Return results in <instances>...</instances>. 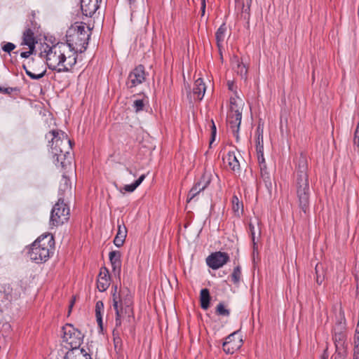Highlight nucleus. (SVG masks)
Here are the masks:
<instances>
[{
	"mask_svg": "<svg viewBox=\"0 0 359 359\" xmlns=\"http://www.w3.org/2000/svg\"><path fill=\"white\" fill-rule=\"evenodd\" d=\"M48 140L50 152L56 165H60L64 169L72 167V141L68 139L67 135L60 130H50L46 135Z\"/></svg>",
	"mask_w": 359,
	"mask_h": 359,
	"instance_id": "1",
	"label": "nucleus"
},
{
	"mask_svg": "<svg viewBox=\"0 0 359 359\" xmlns=\"http://www.w3.org/2000/svg\"><path fill=\"white\" fill-rule=\"evenodd\" d=\"M46 64L50 69L58 73L70 72L76 63L77 55L73 53L65 43H57L51 47L47 46Z\"/></svg>",
	"mask_w": 359,
	"mask_h": 359,
	"instance_id": "2",
	"label": "nucleus"
},
{
	"mask_svg": "<svg viewBox=\"0 0 359 359\" xmlns=\"http://www.w3.org/2000/svg\"><path fill=\"white\" fill-rule=\"evenodd\" d=\"M112 293L113 308L115 311V329L113 334L118 332L123 323H130L134 317L133 300L130 290L127 287L122 288L117 292V286L113 287Z\"/></svg>",
	"mask_w": 359,
	"mask_h": 359,
	"instance_id": "3",
	"label": "nucleus"
},
{
	"mask_svg": "<svg viewBox=\"0 0 359 359\" xmlns=\"http://www.w3.org/2000/svg\"><path fill=\"white\" fill-rule=\"evenodd\" d=\"M294 184L299 207L304 213H306L309 210L311 191L308 175V161L303 154H301L297 159Z\"/></svg>",
	"mask_w": 359,
	"mask_h": 359,
	"instance_id": "4",
	"label": "nucleus"
},
{
	"mask_svg": "<svg viewBox=\"0 0 359 359\" xmlns=\"http://www.w3.org/2000/svg\"><path fill=\"white\" fill-rule=\"evenodd\" d=\"M62 330L63 341L72 348L67 352L64 359H92L91 355L83 348H79L83 341V335L79 330L71 324H66L62 327Z\"/></svg>",
	"mask_w": 359,
	"mask_h": 359,
	"instance_id": "5",
	"label": "nucleus"
},
{
	"mask_svg": "<svg viewBox=\"0 0 359 359\" xmlns=\"http://www.w3.org/2000/svg\"><path fill=\"white\" fill-rule=\"evenodd\" d=\"M91 34L90 29L82 22H76L67 31V45L76 54L84 52L88 47Z\"/></svg>",
	"mask_w": 359,
	"mask_h": 359,
	"instance_id": "6",
	"label": "nucleus"
},
{
	"mask_svg": "<svg viewBox=\"0 0 359 359\" xmlns=\"http://www.w3.org/2000/svg\"><path fill=\"white\" fill-rule=\"evenodd\" d=\"M53 247L54 240L52 236H41L29 247L28 256L37 264L43 263L49 259Z\"/></svg>",
	"mask_w": 359,
	"mask_h": 359,
	"instance_id": "7",
	"label": "nucleus"
},
{
	"mask_svg": "<svg viewBox=\"0 0 359 359\" xmlns=\"http://www.w3.org/2000/svg\"><path fill=\"white\" fill-rule=\"evenodd\" d=\"M70 210L69 206L64 203L62 197L53 206L50 217V225L58 226L67 222L69 219Z\"/></svg>",
	"mask_w": 359,
	"mask_h": 359,
	"instance_id": "8",
	"label": "nucleus"
},
{
	"mask_svg": "<svg viewBox=\"0 0 359 359\" xmlns=\"http://www.w3.org/2000/svg\"><path fill=\"white\" fill-rule=\"evenodd\" d=\"M230 104V111L227 116V121L233 137L236 138V142H238L242 112L236 104L234 99H231Z\"/></svg>",
	"mask_w": 359,
	"mask_h": 359,
	"instance_id": "9",
	"label": "nucleus"
},
{
	"mask_svg": "<svg viewBox=\"0 0 359 359\" xmlns=\"http://www.w3.org/2000/svg\"><path fill=\"white\" fill-rule=\"evenodd\" d=\"M26 74L32 79L39 80L43 78L46 72L43 61L41 59H32L22 65Z\"/></svg>",
	"mask_w": 359,
	"mask_h": 359,
	"instance_id": "10",
	"label": "nucleus"
},
{
	"mask_svg": "<svg viewBox=\"0 0 359 359\" xmlns=\"http://www.w3.org/2000/svg\"><path fill=\"white\" fill-rule=\"evenodd\" d=\"M146 79L144 67L142 65L137 66L129 74L126 85L128 88H133L142 83Z\"/></svg>",
	"mask_w": 359,
	"mask_h": 359,
	"instance_id": "11",
	"label": "nucleus"
},
{
	"mask_svg": "<svg viewBox=\"0 0 359 359\" xmlns=\"http://www.w3.org/2000/svg\"><path fill=\"white\" fill-rule=\"evenodd\" d=\"M229 259L228 253L218 251L211 253L206 258V264L212 269L216 270L222 267Z\"/></svg>",
	"mask_w": 359,
	"mask_h": 359,
	"instance_id": "12",
	"label": "nucleus"
},
{
	"mask_svg": "<svg viewBox=\"0 0 359 359\" xmlns=\"http://www.w3.org/2000/svg\"><path fill=\"white\" fill-rule=\"evenodd\" d=\"M30 23L31 25H27L23 32L21 45L27 46L29 49L34 50L37 42L34 36V33L36 30V23L32 20H31Z\"/></svg>",
	"mask_w": 359,
	"mask_h": 359,
	"instance_id": "13",
	"label": "nucleus"
},
{
	"mask_svg": "<svg viewBox=\"0 0 359 359\" xmlns=\"http://www.w3.org/2000/svg\"><path fill=\"white\" fill-rule=\"evenodd\" d=\"M210 176L204 174L201 176L200 180L194 184L193 187L189 191L187 202L189 203L194 199L201 191L206 189L210 183Z\"/></svg>",
	"mask_w": 359,
	"mask_h": 359,
	"instance_id": "14",
	"label": "nucleus"
},
{
	"mask_svg": "<svg viewBox=\"0 0 359 359\" xmlns=\"http://www.w3.org/2000/svg\"><path fill=\"white\" fill-rule=\"evenodd\" d=\"M238 332H234L229 334L222 344L224 351L227 354H233L242 345V339H236Z\"/></svg>",
	"mask_w": 359,
	"mask_h": 359,
	"instance_id": "15",
	"label": "nucleus"
},
{
	"mask_svg": "<svg viewBox=\"0 0 359 359\" xmlns=\"http://www.w3.org/2000/svg\"><path fill=\"white\" fill-rule=\"evenodd\" d=\"M2 289L0 292V298L5 306L9 305L13 300L18 299V292L13 290L9 284H4Z\"/></svg>",
	"mask_w": 359,
	"mask_h": 359,
	"instance_id": "16",
	"label": "nucleus"
},
{
	"mask_svg": "<svg viewBox=\"0 0 359 359\" xmlns=\"http://www.w3.org/2000/svg\"><path fill=\"white\" fill-rule=\"evenodd\" d=\"M102 0H81L83 15L92 17L100 8Z\"/></svg>",
	"mask_w": 359,
	"mask_h": 359,
	"instance_id": "17",
	"label": "nucleus"
},
{
	"mask_svg": "<svg viewBox=\"0 0 359 359\" xmlns=\"http://www.w3.org/2000/svg\"><path fill=\"white\" fill-rule=\"evenodd\" d=\"M111 283V278L109 270L106 267H102L97 278V287L100 292L106 291Z\"/></svg>",
	"mask_w": 359,
	"mask_h": 359,
	"instance_id": "18",
	"label": "nucleus"
},
{
	"mask_svg": "<svg viewBox=\"0 0 359 359\" xmlns=\"http://www.w3.org/2000/svg\"><path fill=\"white\" fill-rule=\"evenodd\" d=\"M252 0H235L236 10L241 19L248 22L250 18V6Z\"/></svg>",
	"mask_w": 359,
	"mask_h": 359,
	"instance_id": "19",
	"label": "nucleus"
},
{
	"mask_svg": "<svg viewBox=\"0 0 359 359\" xmlns=\"http://www.w3.org/2000/svg\"><path fill=\"white\" fill-rule=\"evenodd\" d=\"M231 66L234 72H236L241 79H246L248 67L243 63L242 59L237 55H233L231 58Z\"/></svg>",
	"mask_w": 359,
	"mask_h": 359,
	"instance_id": "20",
	"label": "nucleus"
},
{
	"mask_svg": "<svg viewBox=\"0 0 359 359\" xmlns=\"http://www.w3.org/2000/svg\"><path fill=\"white\" fill-rule=\"evenodd\" d=\"M117 233L114 239V244L117 248H121L125 243L128 231L124 222L123 221L121 222L119 219L117 221Z\"/></svg>",
	"mask_w": 359,
	"mask_h": 359,
	"instance_id": "21",
	"label": "nucleus"
},
{
	"mask_svg": "<svg viewBox=\"0 0 359 359\" xmlns=\"http://www.w3.org/2000/svg\"><path fill=\"white\" fill-rule=\"evenodd\" d=\"M248 232L252 242L253 255H255V252L257 253V243L261 237V228L259 227V222H257V227L256 228L253 223L250 222L248 224Z\"/></svg>",
	"mask_w": 359,
	"mask_h": 359,
	"instance_id": "22",
	"label": "nucleus"
},
{
	"mask_svg": "<svg viewBox=\"0 0 359 359\" xmlns=\"http://www.w3.org/2000/svg\"><path fill=\"white\" fill-rule=\"evenodd\" d=\"M223 161L229 166L231 170L237 173L240 172V163L234 151H229L227 154L223 157Z\"/></svg>",
	"mask_w": 359,
	"mask_h": 359,
	"instance_id": "23",
	"label": "nucleus"
},
{
	"mask_svg": "<svg viewBox=\"0 0 359 359\" xmlns=\"http://www.w3.org/2000/svg\"><path fill=\"white\" fill-rule=\"evenodd\" d=\"M206 90V86L203 81V79L199 78L196 79L194 84L193 88V95L194 99L196 100H202Z\"/></svg>",
	"mask_w": 359,
	"mask_h": 359,
	"instance_id": "24",
	"label": "nucleus"
},
{
	"mask_svg": "<svg viewBox=\"0 0 359 359\" xmlns=\"http://www.w3.org/2000/svg\"><path fill=\"white\" fill-rule=\"evenodd\" d=\"M343 329H344V326L339 323L337 327H335L333 330V339L335 345L338 344L339 346H344L345 334L342 331Z\"/></svg>",
	"mask_w": 359,
	"mask_h": 359,
	"instance_id": "25",
	"label": "nucleus"
},
{
	"mask_svg": "<svg viewBox=\"0 0 359 359\" xmlns=\"http://www.w3.org/2000/svg\"><path fill=\"white\" fill-rule=\"evenodd\" d=\"M71 190L72 184L70 180L66 176L65 173H64L62 175L59 187V194L60 197L65 196L66 193H71Z\"/></svg>",
	"mask_w": 359,
	"mask_h": 359,
	"instance_id": "26",
	"label": "nucleus"
},
{
	"mask_svg": "<svg viewBox=\"0 0 359 359\" xmlns=\"http://www.w3.org/2000/svg\"><path fill=\"white\" fill-rule=\"evenodd\" d=\"M226 32V26L225 23H223L217 30L215 33V39L217 41V46L220 50L223 46Z\"/></svg>",
	"mask_w": 359,
	"mask_h": 359,
	"instance_id": "27",
	"label": "nucleus"
},
{
	"mask_svg": "<svg viewBox=\"0 0 359 359\" xmlns=\"http://www.w3.org/2000/svg\"><path fill=\"white\" fill-rule=\"evenodd\" d=\"M201 306L203 309H208L210 306V296L208 289L204 288L200 292Z\"/></svg>",
	"mask_w": 359,
	"mask_h": 359,
	"instance_id": "28",
	"label": "nucleus"
},
{
	"mask_svg": "<svg viewBox=\"0 0 359 359\" xmlns=\"http://www.w3.org/2000/svg\"><path fill=\"white\" fill-rule=\"evenodd\" d=\"M257 156L262 177L264 178H269L268 173L266 172V164L264 156V151H257Z\"/></svg>",
	"mask_w": 359,
	"mask_h": 359,
	"instance_id": "29",
	"label": "nucleus"
},
{
	"mask_svg": "<svg viewBox=\"0 0 359 359\" xmlns=\"http://www.w3.org/2000/svg\"><path fill=\"white\" fill-rule=\"evenodd\" d=\"M232 203V210L234 212V215L236 217H240L243 214V203L241 202L238 198L236 196H233L231 199Z\"/></svg>",
	"mask_w": 359,
	"mask_h": 359,
	"instance_id": "30",
	"label": "nucleus"
},
{
	"mask_svg": "<svg viewBox=\"0 0 359 359\" xmlns=\"http://www.w3.org/2000/svg\"><path fill=\"white\" fill-rule=\"evenodd\" d=\"M104 312V304L102 301H97L95 304V317L97 323L100 327L102 329V313Z\"/></svg>",
	"mask_w": 359,
	"mask_h": 359,
	"instance_id": "31",
	"label": "nucleus"
},
{
	"mask_svg": "<svg viewBox=\"0 0 359 359\" xmlns=\"http://www.w3.org/2000/svg\"><path fill=\"white\" fill-rule=\"evenodd\" d=\"M215 313L219 316L229 317L230 310L226 307L224 302H219L215 308Z\"/></svg>",
	"mask_w": 359,
	"mask_h": 359,
	"instance_id": "32",
	"label": "nucleus"
},
{
	"mask_svg": "<svg viewBox=\"0 0 359 359\" xmlns=\"http://www.w3.org/2000/svg\"><path fill=\"white\" fill-rule=\"evenodd\" d=\"M256 136V151H264L263 132L259 131V128L257 130Z\"/></svg>",
	"mask_w": 359,
	"mask_h": 359,
	"instance_id": "33",
	"label": "nucleus"
},
{
	"mask_svg": "<svg viewBox=\"0 0 359 359\" xmlns=\"http://www.w3.org/2000/svg\"><path fill=\"white\" fill-rule=\"evenodd\" d=\"M231 278L234 284H238L240 282L241 278V268L240 266H237L233 269Z\"/></svg>",
	"mask_w": 359,
	"mask_h": 359,
	"instance_id": "34",
	"label": "nucleus"
},
{
	"mask_svg": "<svg viewBox=\"0 0 359 359\" xmlns=\"http://www.w3.org/2000/svg\"><path fill=\"white\" fill-rule=\"evenodd\" d=\"M336 352L334 355V359H345L346 356V350L344 346H339L336 344Z\"/></svg>",
	"mask_w": 359,
	"mask_h": 359,
	"instance_id": "35",
	"label": "nucleus"
},
{
	"mask_svg": "<svg viewBox=\"0 0 359 359\" xmlns=\"http://www.w3.org/2000/svg\"><path fill=\"white\" fill-rule=\"evenodd\" d=\"M133 107L136 112H140L143 110L144 107V100H136L134 101Z\"/></svg>",
	"mask_w": 359,
	"mask_h": 359,
	"instance_id": "36",
	"label": "nucleus"
},
{
	"mask_svg": "<svg viewBox=\"0 0 359 359\" xmlns=\"http://www.w3.org/2000/svg\"><path fill=\"white\" fill-rule=\"evenodd\" d=\"M109 258L110 262H120L121 260V252L119 251H111L109 254Z\"/></svg>",
	"mask_w": 359,
	"mask_h": 359,
	"instance_id": "37",
	"label": "nucleus"
},
{
	"mask_svg": "<svg viewBox=\"0 0 359 359\" xmlns=\"http://www.w3.org/2000/svg\"><path fill=\"white\" fill-rule=\"evenodd\" d=\"M19 89L17 88H11V87H0V92L4 94L11 95L13 92H18Z\"/></svg>",
	"mask_w": 359,
	"mask_h": 359,
	"instance_id": "38",
	"label": "nucleus"
},
{
	"mask_svg": "<svg viewBox=\"0 0 359 359\" xmlns=\"http://www.w3.org/2000/svg\"><path fill=\"white\" fill-rule=\"evenodd\" d=\"M112 270L114 273H117L118 275L121 273V261L111 262Z\"/></svg>",
	"mask_w": 359,
	"mask_h": 359,
	"instance_id": "39",
	"label": "nucleus"
},
{
	"mask_svg": "<svg viewBox=\"0 0 359 359\" xmlns=\"http://www.w3.org/2000/svg\"><path fill=\"white\" fill-rule=\"evenodd\" d=\"M15 48V46L14 43H11V42H7L3 46H2V50L6 53H10L11 51H12L13 50H14Z\"/></svg>",
	"mask_w": 359,
	"mask_h": 359,
	"instance_id": "40",
	"label": "nucleus"
},
{
	"mask_svg": "<svg viewBox=\"0 0 359 359\" xmlns=\"http://www.w3.org/2000/svg\"><path fill=\"white\" fill-rule=\"evenodd\" d=\"M217 129L213 120H211V140L210 144H211L215 140Z\"/></svg>",
	"mask_w": 359,
	"mask_h": 359,
	"instance_id": "41",
	"label": "nucleus"
},
{
	"mask_svg": "<svg viewBox=\"0 0 359 359\" xmlns=\"http://www.w3.org/2000/svg\"><path fill=\"white\" fill-rule=\"evenodd\" d=\"M137 187L136 186L135 183L133 182L130 184L125 185L123 189L127 192H133L137 189Z\"/></svg>",
	"mask_w": 359,
	"mask_h": 359,
	"instance_id": "42",
	"label": "nucleus"
},
{
	"mask_svg": "<svg viewBox=\"0 0 359 359\" xmlns=\"http://www.w3.org/2000/svg\"><path fill=\"white\" fill-rule=\"evenodd\" d=\"M318 269H319V264H316L315 270L316 273V283L318 285H321L323 281V278H320V276L318 274Z\"/></svg>",
	"mask_w": 359,
	"mask_h": 359,
	"instance_id": "43",
	"label": "nucleus"
},
{
	"mask_svg": "<svg viewBox=\"0 0 359 359\" xmlns=\"http://www.w3.org/2000/svg\"><path fill=\"white\" fill-rule=\"evenodd\" d=\"M353 359H359V346L354 345Z\"/></svg>",
	"mask_w": 359,
	"mask_h": 359,
	"instance_id": "44",
	"label": "nucleus"
},
{
	"mask_svg": "<svg viewBox=\"0 0 359 359\" xmlns=\"http://www.w3.org/2000/svg\"><path fill=\"white\" fill-rule=\"evenodd\" d=\"M353 344L354 345L359 346V330L356 329L353 337Z\"/></svg>",
	"mask_w": 359,
	"mask_h": 359,
	"instance_id": "45",
	"label": "nucleus"
},
{
	"mask_svg": "<svg viewBox=\"0 0 359 359\" xmlns=\"http://www.w3.org/2000/svg\"><path fill=\"white\" fill-rule=\"evenodd\" d=\"M34 50L29 49L28 51H24L20 53V56L23 58H28L34 52Z\"/></svg>",
	"mask_w": 359,
	"mask_h": 359,
	"instance_id": "46",
	"label": "nucleus"
},
{
	"mask_svg": "<svg viewBox=\"0 0 359 359\" xmlns=\"http://www.w3.org/2000/svg\"><path fill=\"white\" fill-rule=\"evenodd\" d=\"M353 144L355 149L359 151V137L354 136L353 137Z\"/></svg>",
	"mask_w": 359,
	"mask_h": 359,
	"instance_id": "47",
	"label": "nucleus"
},
{
	"mask_svg": "<svg viewBox=\"0 0 359 359\" xmlns=\"http://www.w3.org/2000/svg\"><path fill=\"white\" fill-rule=\"evenodd\" d=\"M145 178V175H142L135 182V184L137 187H139L140 185V184L143 182V180H144Z\"/></svg>",
	"mask_w": 359,
	"mask_h": 359,
	"instance_id": "48",
	"label": "nucleus"
},
{
	"mask_svg": "<svg viewBox=\"0 0 359 359\" xmlns=\"http://www.w3.org/2000/svg\"><path fill=\"white\" fill-rule=\"evenodd\" d=\"M201 10V15L203 16V15H204L205 12V0H202Z\"/></svg>",
	"mask_w": 359,
	"mask_h": 359,
	"instance_id": "49",
	"label": "nucleus"
},
{
	"mask_svg": "<svg viewBox=\"0 0 359 359\" xmlns=\"http://www.w3.org/2000/svg\"><path fill=\"white\" fill-rule=\"evenodd\" d=\"M328 353H327V350L325 349L324 353H323V355H322V359H327L328 358Z\"/></svg>",
	"mask_w": 359,
	"mask_h": 359,
	"instance_id": "50",
	"label": "nucleus"
},
{
	"mask_svg": "<svg viewBox=\"0 0 359 359\" xmlns=\"http://www.w3.org/2000/svg\"><path fill=\"white\" fill-rule=\"evenodd\" d=\"M130 7L135 4L136 0H127Z\"/></svg>",
	"mask_w": 359,
	"mask_h": 359,
	"instance_id": "51",
	"label": "nucleus"
},
{
	"mask_svg": "<svg viewBox=\"0 0 359 359\" xmlns=\"http://www.w3.org/2000/svg\"><path fill=\"white\" fill-rule=\"evenodd\" d=\"M231 86H232V83H231V84H230V83H229V89H230V90L231 89Z\"/></svg>",
	"mask_w": 359,
	"mask_h": 359,
	"instance_id": "52",
	"label": "nucleus"
},
{
	"mask_svg": "<svg viewBox=\"0 0 359 359\" xmlns=\"http://www.w3.org/2000/svg\"><path fill=\"white\" fill-rule=\"evenodd\" d=\"M128 170L129 171V172H130V174H132V171H131V170H128Z\"/></svg>",
	"mask_w": 359,
	"mask_h": 359,
	"instance_id": "53",
	"label": "nucleus"
}]
</instances>
